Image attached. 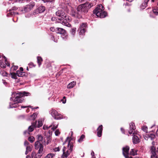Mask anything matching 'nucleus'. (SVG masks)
<instances>
[{
	"label": "nucleus",
	"mask_w": 158,
	"mask_h": 158,
	"mask_svg": "<svg viewBox=\"0 0 158 158\" xmlns=\"http://www.w3.org/2000/svg\"><path fill=\"white\" fill-rule=\"evenodd\" d=\"M54 151L55 152H58L60 151V148L59 147L53 149Z\"/></svg>",
	"instance_id": "nucleus-47"
},
{
	"label": "nucleus",
	"mask_w": 158,
	"mask_h": 158,
	"mask_svg": "<svg viewBox=\"0 0 158 158\" xmlns=\"http://www.w3.org/2000/svg\"><path fill=\"white\" fill-rule=\"evenodd\" d=\"M35 155V152H33L31 153V157L32 158V157L34 156Z\"/></svg>",
	"instance_id": "nucleus-53"
},
{
	"label": "nucleus",
	"mask_w": 158,
	"mask_h": 158,
	"mask_svg": "<svg viewBox=\"0 0 158 158\" xmlns=\"http://www.w3.org/2000/svg\"><path fill=\"white\" fill-rule=\"evenodd\" d=\"M68 15H64V16H62V18H63L64 20H66V22L67 23H69L67 21V16H68Z\"/></svg>",
	"instance_id": "nucleus-42"
},
{
	"label": "nucleus",
	"mask_w": 158,
	"mask_h": 158,
	"mask_svg": "<svg viewBox=\"0 0 158 158\" xmlns=\"http://www.w3.org/2000/svg\"><path fill=\"white\" fill-rule=\"evenodd\" d=\"M56 16L59 17H61V18L62 16H64V15H65V14L63 10H58L56 13Z\"/></svg>",
	"instance_id": "nucleus-15"
},
{
	"label": "nucleus",
	"mask_w": 158,
	"mask_h": 158,
	"mask_svg": "<svg viewBox=\"0 0 158 158\" xmlns=\"http://www.w3.org/2000/svg\"><path fill=\"white\" fill-rule=\"evenodd\" d=\"M149 1V0H144L143 2L140 6L141 8L142 9H144L147 6L148 2Z\"/></svg>",
	"instance_id": "nucleus-17"
},
{
	"label": "nucleus",
	"mask_w": 158,
	"mask_h": 158,
	"mask_svg": "<svg viewBox=\"0 0 158 158\" xmlns=\"http://www.w3.org/2000/svg\"><path fill=\"white\" fill-rule=\"evenodd\" d=\"M86 23H83L80 25V29L84 28V29H86Z\"/></svg>",
	"instance_id": "nucleus-27"
},
{
	"label": "nucleus",
	"mask_w": 158,
	"mask_h": 158,
	"mask_svg": "<svg viewBox=\"0 0 158 158\" xmlns=\"http://www.w3.org/2000/svg\"><path fill=\"white\" fill-rule=\"evenodd\" d=\"M73 143L70 141H69L68 145L67 150H66L67 148L64 147L63 149V154L62 155V158H66L70 155V153L73 151Z\"/></svg>",
	"instance_id": "nucleus-4"
},
{
	"label": "nucleus",
	"mask_w": 158,
	"mask_h": 158,
	"mask_svg": "<svg viewBox=\"0 0 158 158\" xmlns=\"http://www.w3.org/2000/svg\"><path fill=\"white\" fill-rule=\"evenodd\" d=\"M56 17H53L52 18L51 20L52 21H55V20L56 21Z\"/></svg>",
	"instance_id": "nucleus-57"
},
{
	"label": "nucleus",
	"mask_w": 158,
	"mask_h": 158,
	"mask_svg": "<svg viewBox=\"0 0 158 158\" xmlns=\"http://www.w3.org/2000/svg\"><path fill=\"white\" fill-rule=\"evenodd\" d=\"M0 66L2 68H6V66L2 62L0 63Z\"/></svg>",
	"instance_id": "nucleus-40"
},
{
	"label": "nucleus",
	"mask_w": 158,
	"mask_h": 158,
	"mask_svg": "<svg viewBox=\"0 0 158 158\" xmlns=\"http://www.w3.org/2000/svg\"><path fill=\"white\" fill-rule=\"evenodd\" d=\"M3 58L5 59V62L7 61V60L6 57L5 56H3Z\"/></svg>",
	"instance_id": "nucleus-62"
},
{
	"label": "nucleus",
	"mask_w": 158,
	"mask_h": 158,
	"mask_svg": "<svg viewBox=\"0 0 158 158\" xmlns=\"http://www.w3.org/2000/svg\"><path fill=\"white\" fill-rule=\"evenodd\" d=\"M35 138L33 136H30L28 137V140L31 143H33L35 140Z\"/></svg>",
	"instance_id": "nucleus-28"
},
{
	"label": "nucleus",
	"mask_w": 158,
	"mask_h": 158,
	"mask_svg": "<svg viewBox=\"0 0 158 158\" xmlns=\"http://www.w3.org/2000/svg\"><path fill=\"white\" fill-rule=\"evenodd\" d=\"M5 63L8 66H10V64L7 61L5 62Z\"/></svg>",
	"instance_id": "nucleus-56"
},
{
	"label": "nucleus",
	"mask_w": 158,
	"mask_h": 158,
	"mask_svg": "<svg viewBox=\"0 0 158 158\" xmlns=\"http://www.w3.org/2000/svg\"><path fill=\"white\" fill-rule=\"evenodd\" d=\"M30 94L25 91L22 92H19L16 94L15 99L14 101L16 102H13L10 103V108H15L18 106V103H20L22 102L23 100V98H21L25 96H27L30 95Z\"/></svg>",
	"instance_id": "nucleus-2"
},
{
	"label": "nucleus",
	"mask_w": 158,
	"mask_h": 158,
	"mask_svg": "<svg viewBox=\"0 0 158 158\" xmlns=\"http://www.w3.org/2000/svg\"><path fill=\"white\" fill-rule=\"evenodd\" d=\"M50 30L52 31V32H54L55 31L56 32V28H55L54 27H52L50 28Z\"/></svg>",
	"instance_id": "nucleus-43"
},
{
	"label": "nucleus",
	"mask_w": 158,
	"mask_h": 158,
	"mask_svg": "<svg viewBox=\"0 0 158 158\" xmlns=\"http://www.w3.org/2000/svg\"><path fill=\"white\" fill-rule=\"evenodd\" d=\"M50 127H49V128ZM48 128V127L47 126H44L43 127V129L44 130H46Z\"/></svg>",
	"instance_id": "nucleus-55"
},
{
	"label": "nucleus",
	"mask_w": 158,
	"mask_h": 158,
	"mask_svg": "<svg viewBox=\"0 0 158 158\" xmlns=\"http://www.w3.org/2000/svg\"><path fill=\"white\" fill-rule=\"evenodd\" d=\"M35 3L31 2L29 4L27 5L24 8L25 12H28L31 10L35 6Z\"/></svg>",
	"instance_id": "nucleus-6"
},
{
	"label": "nucleus",
	"mask_w": 158,
	"mask_h": 158,
	"mask_svg": "<svg viewBox=\"0 0 158 158\" xmlns=\"http://www.w3.org/2000/svg\"><path fill=\"white\" fill-rule=\"evenodd\" d=\"M132 141L134 144H136L139 142V139L137 136L134 135L132 138Z\"/></svg>",
	"instance_id": "nucleus-16"
},
{
	"label": "nucleus",
	"mask_w": 158,
	"mask_h": 158,
	"mask_svg": "<svg viewBox=\"0 0 158 158\" xmlns=\"http://www.w3.org/2000/svg\"><path fill=\"white\" fill-rule=\"evenodd\" d=\"M43 125V123L42 120H39L38 121V124L37 127L39 128Z\"/></svg>",
	"instance_id": "nucleus-29"
},
{
	"label": "nucleus",
	"mask_w": 158,
	"mask_h": 158,
	"mask_svg": "<svg viewBox=\"0 0 158 158\" xmlns=\"http://www.w3.org/2000/svg\"><path fill=\"white\" fill-rule=\"evenodd\" d=\"M44 2H52L54 0H42Z\"/></svg>",
	"instance_id": "nucleus-48"
},
{
	"label": "nucleus",
	"mask_w": 158,
	"mask_h": 158,
	"mask_svg": "<svg viewBox=\"0 0 158 158\" xmlns=\"http://www.w3.org/2000/svg\"><path fill=\"white\" fill-rule=\"evenodd\" d=\"M78 30L80 31L79 33L80 35H83L84 34L86 31V29L84 28L80 29L79 28Z\"/></svg>",
	"instance_id": "nucleus-23"
},
{
	"label": "nucleus",
	"mask_w": 158,
	"mask_h": 158,
	"mask_svg": "<svg viewBox=\"0 0 158 158\" xmlns=\"http://www.w3.org/2000/svg\"><path fill=\"white\" fill-rule=\"evenodd\" d=\"M76 84V82L73 81L69 83L67 86L68 88H73Z\"/></svg>",
	"instance_id": "nucleus-18"
},
{
	"label": "nucleus",
	"mask_w": 158,
	"mask_h": 158,
	"mask_svg": "<svg viewBox=\"0 0 158 158\" xmlns=\"http://www.w3.org/2000/svg\"><path fill=\"white\" fill-rule=\"evenodd\" d=\"M10 75H11V77L12 78L16 79H17V77L16 76V73H10Z\"/></svg>",
	"instance_id": "nucleus-26"
},
{
	"label": "nucleus",
	"mask_w": 158,
	"mask_h": 158,
	"mask_svg": "<svg viewBox=\"0 0 158 158\" xmlns=\"http://www.w3.org/2000/svg\"><path fill=\"white\" fill-rule=\"evenodd\" d=\"M20 71H19L20 72H23V69L22 67H20L19 68Z\"/></svg>",
	"instance_id": "nucleus-59"
},
{
	"label": "nucleus",
	"mask_w": 158,
	"mask_h": 158,
	"mask_svg": "<svg viewBox=\"0 0 158 158\" xmlns=\"http://www.w3.org/2000/svg\"><path fill=\"white\" fill-rule=\"evenodd\" d=\"M60 134V132L59 131V130H57L55 132V134L56 135L58 136L59 134Z\"/></svg>",
	"instance_id": "nucleus-46"
},
{
	"label": "nucleus",
	"mask_w": 158,
	"mask_h": 158,
	"mask_svg": "<svg viewBox=\"0 0 158 158\" xmlns=\"http://www.w3.org/2000/svg\"><path fill=\"white\" fill-rule=\"evenodd\" d=\"M37 60L39 66L40 67L43 61V59L41 56H38L37 57Z\"/></svg>",
	"instance_id": "nucleus-19"
},
{
	"label": "nucleus",
	"mask_w": 158,
	"mask_h": 158,
	"mask_svg": "<svg viewBox=\"0 0 158 158\" xmlns=\"http://www.w3.org/2000/svg\"><path fill=\"white\" fill-rule=\"evenodd\" d=\"M76 29L75 27H73L72 28L71 32L73 35H74L76 32Z\"/></svg>",
	"instance_id": "nucleus-36"
},
{
	"label": "nucleus",
	"mask_w": 158,
	"mask_h": 158,
	"mask_svg": "<svg viewBox=\"0 0 158 158\" xmlns=\"http://www.w3.org/2000/svg\"><path fill=\"white\" fill-rule=\"evenodd\" d=\"M58 112L55 110H52L51 111V115L54 118L57 114H58Z\"/></svg>",
	"instance_id": "nucleus-20"
},
{
	"label": "nucleus",
	"mask_w": 158,
	"mask_h": 158,
	"mask_svg": "<svg viewBox=\"0 0 158 158\" xmlns=\"http://www.w3.org/2000/svg\"><path fill=\"white\" fill-rule=\"evenodd\" d=\"M29 144V143L27 141H25V142H24V144L25 146H27Z\"/></svg>",
	"instance_id": "nucleus-52"
},
{
	"label": "nucleus",
	"mask_w": 158,
	"mask_h": 158,
	"mask_svg": "<svg viewBox=\"0 0 158 158\" xmlns=\"http://www.w3.org/2000/svg\"><path fill=\"white\" fill-rule=\"evenodd\" d=\"M0 73L3 76H7L8 73L6 72L3 71H1L0 72Z\"/></svg>",
	"instance_id": "nucleus-30"
},
{
	"label": "nucleus",
	"mask_w": 158,
	"mask_h": 158,
	"mask_svg": "<svg viewBox=\"0 0 158 158\" xmlns=\"http://www.w3.org/2000/svg\"><path fill=\"white\" fill-rule=\"evenodd\" d=\"M121 131H122L123 132H124V130L122 128H121V129H120Z\"/></svg>",
	"instance_id": "nucleus-61"
},
{
	"label": "nucleus",
	"mask_w": 158,
	"mask_h": 158,
	"mask_svg": "<svg viewBox=\"0 0 158 158\" xmlns=\"http://www.w3.org/2000/svg\"><path fill=\"white\" fill-rule=\"evenodd\" d=\"M56 22L58 23H60L64 25L69 27L71 26V25L69 23L66 22V20H65L62 19H59L57 18L56 19Z\"/></svg>",
	"instance_id": "nucleus-7"
},
{
	"label": "nucleus",
	"mask_w": 158,
	"mask_h": 158,
	"mask_svg": "<svg viewBox=\"0 0 158 158\" xmlns=\"http://www.w3.org/2000/svg\"><path fill=\"white\" fill-rule=\"evenodd\" d=\"M29 132L27 131H25L24 132V135H25L26 134H29L30 133H29Z\"/></svg>",
	"instance_id": "nucleus-51"
},
{
	"label": "nucleus",
	"mask_w": 158,
	"mask_h": 158,
	"mask_svg": "<svg viewBox=\"0 0 158 158\" xmlns=\"http://www.w3.org/2000/svg\"><path fill=\"white\" fill-rule=\"evenodd\" d=\"M45 10V7L44 6H39L35 10V13H41L43 12Z\"/></svg>",
	"instance_id": "nucleus-9"
},
{
	"label": "nucleus",
	"mask_w": 158,
	"mask_h": 158,
	"mask_svg": "<svg viewBox=\"0 0 158 158\" xmlns=\"http://www.w3.org/2000/svg\"><path fill=\"white\" fill-rule=\"evenodd\" d=\"M18 9V8L15 6H14L12 7L11 9H10L8 11L9 12H10L12 10H16Z\"/></svg>",
	"instance_id": "nucleus-38"
},
{
	"label": "nucleus",
	"mask_w": 158,
	"mask_h": 158,
	"mask_svg": "<svg viewBox=\"0 0 158 158\" xmlns=\"http://www.w3.org/2000/svg\"><path fill=\"white\" fill-rule=\"evenodd\" d=\"M95 5V3L92 1L90 2H87L80 5L77 7V10L73 9L71 10V15L74 17L81 18L87 13L89 9Z\"/></svg>",
	"instance_id": "nucleus-1"
},
{
	"label": "nucleus",
	"mask_w": 158,
	"mask_h": 158,
	"mask_svg": "<svg viewBox=\"0 0 158 158\" xmlns=\"http://www.w3.org/2000/svg\"><path fill=\"white\" fill-rule=\"evenodd\" d=\"M130 154L133 156L137 154L136 152L134 149H132L130 151Z\"/></svg>",
	"instance_id": "nucleus-31"
},
{
	"label": "nucleus",
	"mask_w": 158,
	"mask_h": 158,
	"mask_svg": "<svg viewBox=\"0 0 158 158\" xmlns=\"http://www.w3.org/2000/svg\"><path fill=\"white\" fill-rule=\"evenodd\" d=\"M36 123V121H35V122L32 123V125L30 126L28 128V130L29 132H32L34 130V128L37 127Z\"/></svg>",
	"instance_id": "nucleus-12"
},
{
	"label": "nucleus",
	"mask_w": 158,
	"mask_h": 158,
	"mask_svg": "<svg viewBox=\"0 0 158 158\" xmlns=\"http://www.w3.org/2000/svg\"><path fill=\"white\" fill-rule=\"evenodd\" d=\"M91 154L92 156H94V152L93 151H92V152H91Z\"/></svg>",
	"instance_id": "nucleus-60"
},
{
	"label": "nucleus",
	"mask_w": 158,
	"mask_h": 158,
	"mask_svg": "<svg viewBox=\"0 0 158 158\" xmlns=\"http://www.w3.org/2000/svg\"><path fill=\"white\" fill-rule=\"evenodd\" d=\"M85 135L83 134L82 135L80 136V138L78 139V142L79 143L82 142L83 141V139L85 138Z\"/></svg>",
	"instance_id": "nucleus-21"
},
{
	"label": "nucleus",
	"mask_w": 158,
	"mask_h": 158,
	"mask_svg": "<svg viewBox=\"0 0 158 158\" xmlns=\"http://www.w3.org/2000/svg\"><path fill=\"white\" fill-rule=\"evenodd\" d=\"M15 13L16 12L11 11L7 14V15L8 16L13 15L15 14Z\"/></svg>",
	"instance_id": "nucleus-41"
},
{
	"label": "nucleus",
	"mask_w": 158,
	"mask_h": 158,
	"mask_svg": "<svg viewBox=\"0 0 158 158\" xmlns=\"http://www.w3.org/2000/svg\"><path fill=\"white\" fill-rule=\"evenodd\" d=\"M104 10V7L102 5L99 4L93 10V13L100 18H105L107 16V13Z\"/></svg>",
	"instance_id": "nucleus-3"
},
{
	"label": "nucleus",
	"mask_w": 158,
	"mask_h": 158,
	"mask_svg": "<svg viewBox=\"0 0 158 158\" xmlns=\"http://www.w3.org/2000/svg\"><path fill=\"white\" fill-rule=\"evenodd\" d=\"M29 68H31L33 67H35L36 66V65L34 64L32 62H30L28 64Z\"/></svg>",
	"instance_id": "nucleus-35"
},
{
	"label": "nucleus",
	"mask_w": 158,
	"mask_h": 158,
	"mask_svg": "<svg viewBox=\"0 0 158 158\" xmlns=\"http://www.w3.org/2000/svg\"><path fill=\"white\" fill-rule=\"evenodd\" d=\"M129 147L126 146L123 148V154L125 158H129L128 153L129 150Z\"/></svg>",
	"instance_id": "nucleus-8"
},
{
	"label": "nucleus",
	"mask_w": 158,
	"mask_h": 158,
	"mask_svg": "<svg viewBox=\"0 0 158 158\" xmlns=\"http://www.w3.org/2000/svg\"><path fill=\"white\" fill-rule=\"evenodd\" d=\"M142 129L146 133L148 132V127H147L146 126H143L142 127Z\"/></svg>",
	"instance_id": "nucleus-37"
},
{
	"label": "nucleus",
	"mask_w": 158,
	"mask_h": 158,
	"mask_svg": "<svg viewBox=\"0 0 158 158\" xmlns=\"http://www.w3.org/2000/svg\"><path fill=\"white\" fill-rule=\"evenodd\" d=\"M27 107H30V108H32V109H33L32 107V106H21V108H27Z\"/></svg>",
	"instance_id": "nucleus-54"
},
{
	"label": "nucleus",
	"mask_w": 158,
	"mask_h": 158,
	"mask_svg": "<svg viewBox=\"0 0 158 158\" xmlns=\"http://www.w3.org/2000/svg\"><path fill=\"white\" fill-rule=\"evenodd\" d=\"M55 155L53 153H49L44 158H53Z\"/></svg>",
	"instance_id": "nucleus-25"
},
{
	"label": "nucleus",
	"mask_w": 158,
	"mask_h": 158,
	"mask_svg": "<svg viewBox=\"0 0 158 158\" xmlns=\"http://www.w3.org/2000/svg\"><path fill=\"white\" fill-rule=\"evenodd\" d=\"M16 75L19 77H23V76L27 77V73H26L25 72H20L19 70H18L16 71Z\"/></svg>",
	"instance_id": "nucleus-14"
},
{
	"label": "nucleus",
	"mask_w": 158,
	"mask_h": 158,
	"mask_svg": "<svg viewBox=\"0 0 158 158\" xmlns=\"http://www.w3.org/2000/svg\"><path fill=\"white\" fill-rule=\"evenodd\" d=\"M35 147L36 149H39L38 152L35 155L34 158H40L43 154V146L41 145L38 142H35Z\"/></svg>",
	"instance_id": "nucleus-5"
},
{
	"label": "nucleus",
	"mask_w": 158,
	"mask_h": 158,
	"mask_svg": "<svg viewBox=\"0 0 158 158\" xmlns=\"http://www.w3.org/2000/svg\"><path fill=\"white\" fill-rule=\"evenodd\" d=\"M38 141L36 142H39L40 144L43 146V144L45 143V139H44L43 137L40 135H38Z\"/></svg>",
	"instance_id": "nucleus-13"
},
{
	"label": "nucleus",
	"mask_w": 158,
	"mask_h": 158,
	"mask_svg": "<svg viewBox=\"0 0 158 158\" xmlns=\"http://www.w3.org/2000/svg\"><path fill=\"white\" fill-rule=\"evenodd\" d=\"M37 114L36 113H34L33 114L31 115V117L33 118L32 119L33 121H36L35 119L37 117Z\"/></svg>",
	"instance_id": "nucleus-32"
},
{
	"label": "nucleus",
	"mask_w": 158,
	"mask_h": 158,
	"mask_svg": "<svg viewBox=\"0 0 158 158\" xmlns=\"http://www.w3.org/2000/svg\"><path fill=\"white\" fill-rule=\"evenodd\" d=\"M32 147L30 146H27L26 147V150L28 151H31L32 150Z\"/></svg>",
	"instance_id": "nucleus-39"
},
{
	"label": "nucleus",
	"mask_w": 158,
	"mask_h": 158,
	"mask_svg": "<svg viewBox=\"0 0 158 158\" xmlns=\"http://www.w3.org/2000/svg\"><path fill=\"white\" fill-rule=\"evenodd\" d=\"M153 13L156 15H158V9H154L153 10Z\"/></svg>",
	"instance_id": "nucleus-33"
},
{
	"label": "nucleus",
	"mask_w": 158,
	"mask_h": 158,
	"mask_svg": "<svg viewBox=\"0 0 158 158\" xmlns=\"http://www.w3.org/2000/svg\"><path fill=\"white\" fill-rule=\"evenodd\" d=\"M72 20V19L68 15V16H67V21L68 22H70Z\"/></svg>",
	"instance_id": "nucleus-44"
},
{
	"label": "nucleus",
	"mask_w": 158,
	"mask_h": 158,
	"mask_svg": "<svg viewBox=\"0 0 158 158\" xmlns=\"http://www.w3.org/2000/svg\"><path fill=\"white\" fill-rule=\"evenodd\" d=\"M54 118L57 120L63 118L61 114L58 113V114H57Z\"/></svg>",
	"instance_id": "nucleus-24"
},
{
	"label": "nucleus",
	"mask_w": 158,
	"mask_h": 158,
	"mask_svg": "<svg viewBox=\"0 0 158 158\" xmlns=\"http://www.w3.org/2000/svg\"><path fill=\"white\" fill-rule=\"evenodd\" d=\"M14 70H16L18 68V66H13L12 67Z\"/></svg>",
	"instance_id": "nucleus-50"
},
{
	"label": "nucleus",
	"mask_w": 158,
	"mask_h": 158,
	"mask_svg": "<svg viewBox=\"0 0 158 158\" xmlns=\"http://www.w3.org/2000/svg\"><path fill=\"white\" fill-rule=\"evenodd\" d=\"M26 158H32L30 156H29L27 155L26 156Z\"/></svg>",
	"instance_id": "nucleus-64"
},
{
	"label": "nucleus",
	"mask_w": 158,
	"mask_h": 158,
	"mask_svg": "<svg viewBox=\"0 0 158 158\" xmlns=\"http://www.w3.org/2000/svg\"><path fill=\"white\" fill-rule=\"evenodd\" d=\"M133 131L134 130H131V129H130V130L129 131V134L130 135L132 134Z\"/></svg>",
	"instance_id": "nucleus-58"
},
{
	"label": "nucleus",
	"mask_w": 158,
	"mask_h": 158,
	"mask_svg": "<svg viewBox=\"0 0 158 158\" xmlns=\"http://www.w3.org/2000/svg\"><path fill=\"white\" fill-rule=\"evenodd\" d=\"M102 125H101L98 127L97 129V135L98 137H100L102 136Z\"/></svg>",
	"instance_id": "nucleus-10"
},
{
	"label": "nucleus",
	"mask_w": 158,
	"mask_h": 158,
	"mask_svg": "<svg viewBox=\"0 0 158 158\" xmlns=\"http://www.w3.org/2000/svg\"><path fill=\"white\" fill-rule=\"evenodd\" d=\"M156 135L158 137V129H157L156 131Z\"/></svg>",
	"instance_id": "nucleus-63"
},
{
	"label": "nucleus",
	"mask_w": 158,
	"mask_h": 158,
	"mask_svg": "<svg viewBox=\"0 0 158 158\" xmlns=\"http://www.w3.org/2000/svg\"><path fill=\"white\" fill-rule=\"evenodd\" d=\"M61 101L63 103H65L66 102V97L65 96H64L63 98V99L61 100Z\"/></svg>",
	"instance_id": "nucleus-45"
},
{
	"label": "nucleus",
	"mask_w": 158,
	"mask_h": 158,
	"mask_svg": "<svg viewBox=\"0 0 158 158\" xmlns=\"http://www.w3.org/2000/svg\"><path fill=\"white\" fill-rule=\"evenodd\" d=\"M58 125H57L56 126H53L52 127V129L53 131H54L56 128H57Z\"/></svg>",
	"instance_id": "nucleus-49"
},
{
	"label": "nucleus",
	"mask_w": 158,
	"mask_h": 158,
	"mask_svg": "<svg viewBox=\"0 0 158 158\" xmlns=\"http://www.w3.org/2000/svg\"><path fill=\"white\" fill-rule=\"evenodd\" d=\"M155 135L153 134H150L149 135V138H150L151 140L155 138Z\"/></svg>",
	"instance_id": "nucleus-34"
},
{
	"label": "nucleus",
	"mask_w": 158,
	"mask_h": 158,
	"mask_svg": "<svg viewBox=\"0 0 158 158\" xmlns=\"http://www.w3.org/2000/svg\"><path fill=\"white\" fill-rule=\"evenodd\" d=\"M66 33V31L63 28L59 27L56 28V33L64 35Z\"/></svg>",
	"instance_id": "nucleus-11"
},
{
	"label": "nucleus",
	"mask_w": 158,
	"mask_h": 158,
	"mask_svg": "<svg viewBox=\"0 0 158 158\" xmlns=\"http://www.w3.org/2000/svg\"><path fill=\"white\" fill-rule=\"evenodd\" d=\"M130 129L131 130H134L135 129V124L133 122H131L130 124Z\"/></svg>",
	"instance_id": "nucleus-22"
}]
</instances>
